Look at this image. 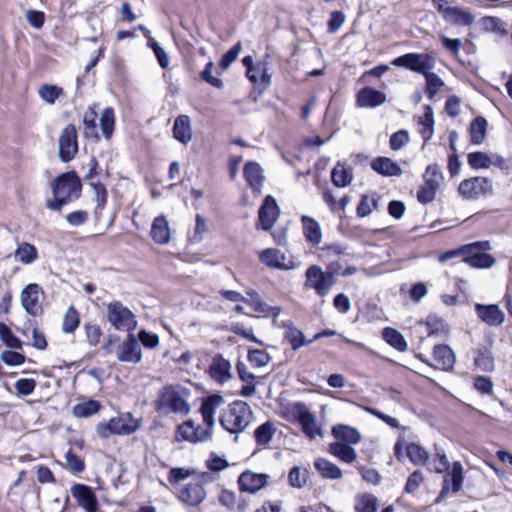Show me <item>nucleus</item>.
Listing matches in <instances>:
<instances>
[{"mask_svg":"<svg viewBox=\"0 0 512 512\" xmlns=\"http://www.w3.org/2000/svg\"><path fill=\"white\" fill-rule=\"evenodd\" d=\"M188 398L187 389L179 385H167L158 392L153 402L154 409L162 416L170 414L187 415L190 412Z\"/></svg>","mask_w":512,"mask_h":512,"instance_id":"nucleus-1","label":"nucleus"},{"mask_svg":"<svg viewBox=\"0 0 512 512\" xmlns=\"http://www.w3.org/2000/svg\"><path fill=\"white\" fill-rule=\"evenodd\" d=\"M253 420L251 407L244 401H234L222 411L219 421L221 426L232 434L244 431Z\"/></svg>","mask_w":512,"mask_h":512,"instance_id":"nucleus-2","label":"nucleus"},{"mask_svg":"<svg viewBox=\"0 0 512 512\" xmlns=\"http://www.w3.org/2000/svg\"><path fill=\"white\" fill-rule=\"evenodd\" d=\"M80 181L74 173H64L52 185L54 198L47 202L51 210H60L63 205L77 198L80 193Z\"/></svg>","mask_w":512,"mask_h":512,"instance_id":"nucleus-3","label":"nucleus"},{"mask_svg":"<svg viewBox=\"0 0 512 512\" xmlns=\"http://www.w3.org/2000/svg\"><path fill=\"white\" fill-rule=\"evenodd\" d=\"M142 426V420L131 413H123L111 418L108 422L99 423L96 427L98 435L107 438L110 435H131Z\"/></svg>","mask_w":512,"mask_h":512,"instance_id":"nucleus-4","label":"nucleus"},{"mask_svg":"<svg viewBox=\"0 0 512 512\" xmlns=\"http://www.w3.org/2000/svg\"><path fill=\"white\" fill-rule=\"evenodd\" d=\"M106 318L118 331L132 333L137 327L136 315L122 302L113 300L106 304Z\"/></svg>","mask_w":512,"mask_h":512,"instance_id":"nucleus-5","label":"nucleus"},{"mask_svg":"<svg viewBox=\"0 0 512 512\" xmlns=\"http://www.w3.org/2000/svg\"><path fill=\"white\" fill-rule=\"evenodd\" d=\"M305 287L312 289L319 296H326L334 285V275L323 271L320 266L312 265L305 273Z\"/></svg>","mask_w":512,"mask_h":512,"instance_id":"nucleus-6","label":"nucleus"},{"mask_svg":"<svg viewBox=\"0 0 512 512\" xmlns=\"http://www.w3.org/2000/svg\"><path fill=\"white\" fill-rule=\"evenodd\" d=\"M489 242H477L467 245L463 248V252L466 254L464 262L475 268H490L494 265V258L486 253L489 250Z\"/></svg>","mask_w":512,"mask_h":512,"instance_id":"nucleus-7","label":"nucleus"},{"mask_svg":"<svg viewBox=\"0 0 512 512\" xmlns=\"http://www.w3.org/2000/svg\"><path fill=\"white\" fill-rule=\"evenodd\" d=\"M43 289L36 283L26 285L20 293L21 306L25 312L36 317L43 312Z\"/></svg>","mask_w":512,"mask_h":512,"instance_id":"nucleus-8","label":"nucleus"},{"mask_svg":"<svg viewBox=\"0 0 512 512\" xmlns=\"http://www.w3.org/2000/svg\"><path fill=\"white\" fill-rule=\"evenodd\" d=\"M445 472L446 474L443 479L442 489L437 497V502L444 499L450 492L454 494L460 492L463 487L465 475L464 467L460 461H454Z\"/></svg>","mask_w":512,"mask_h":512,"instance_id":"nucleus-9","label":"nucleus"},{"mask_svg":"<svg viewBox=\"0 0 512 512\" xmlns=\"http://www.w3.org/2000/svg\"><path fill=\"white\" fill-rule=\"evenodd\" d=\"M392 65L425 74L434 68V57L430 54L408 53L395 58Z\"/></svg>","mask_w":512,"mask_h":512,"instance_id":"nucleus-10","label":"nucleus"},{"mask_svg":"<svg viewBox=\"0 0 512 512\" xmlns=\"http://www.w3.org/2000/svg\"><path fill=\"white\" fill-rule=\"evenodd\" d=\"M59 158L62 162L71 161L78 152L77 131L73 124L66 125L58 138Z\"/></svg>","mask_w":512,"mask_h":512,"instance_id":"nucleus-11","label":"nucleus"},{"mask_svg":"<svg viewBox=\"0 0 512 512\" xmlns=\"http://www.w3.org/2000/svg\"><path fill=\"white\" fill-rule=\"evenodd\" d=\"M259 260L263 265L277 270H290L295 267L293 259L277 248L262 250Z\"/></svg>","mask_w":512,"mask_h":512,"instance_id":"nucleus-12","label":"nucleus"},{"mask_svg":"<svg viewBox=\"0 0 512 512\" xmlns=\"http://www.w3.org/2000/svg\"><path fill=\"white\" fill-rule=\"evenodd\" d=\"M243 65L247 68L246 76L254 85H260L266 89L271 82L269 67L266 62H258L253 64L251 56H245L242 60Z\"/></svg>","mask_w":512,"mask_h":512,"instance_id":"nucleus-13","label":"nucleus"},{"mask_svg":"<svg viewBox=\"0 0 512 512\" xmlns=\"http://www.w3.org/2000/svg\"><path fill=\"white\" fill-rule=\"evenodd\" d=\"M491 182L486 177H472L463 180L459 187V193L467 199L478 198L491 191Z\"/></svg>","mask_w":512,"mask_h":512,"instance_id":"nucleus-14","label":"nucleus"},{"mask_svg":"<svg viewBox=\"0 0 512 512\" xmlns=\"http://www.w3.org/2000/svg\"><path fill=\"white\" fill-rule=\"evenodd\" d=\"M279 215L280 209L276 200L272 196H267L258 211L257 227L264 231L270 230L274 226Z\"/></svg>","mask_w":512,"mask_h":512,"instance_id":"nucleus-15","label":"nucleus"},{"mask_svg":"<svg viewBox=\"0 0 512 512\" xmlns=\"http://www.w3.org/2000/svg\"><path fill=\"white\" fill-rule=\"evenodd\" d=\"M270 476L265 473L245 471L238 478V485L241 491L255 494L267 486Z\"/></svg>","mask_w":512,"mask_h":512,"instance_id":"nucleus-16","label":"nucleus"},{"mask_svg":"<svg viewBox=\"0 0 512 512\" xmlns=\"http://www.w3.org/2000/svg\"><path fill=\"white\" fill-rule=\"evenodd\" d=\"M297 419L302 427L303 432L310 439L322 435V429L316 421V417L303 404L295 405Z\"/></svg>","mask_w":512,"mask_h":512,"instance_id":"nucleus-17","label":"nucleus"},{"mask_svg":"<svg viewBox=\"0 0 512 512\" xmlns=\"http://www.w3.org/2000/svg\"><path fill=\"white\" fill-rule=\"evenodd\" d=\"M116 355L121 362L138 363L141 361V348L133 333L128 334L127 339L118 346Z\"/></svg>","mask_w":512,"mask_h":512,"instance_id":"nucleus-18","label":"nucleus"},{"mask_svg":"<svg viewBox=\"0 0 512 512\" xmlns=\"http://www.w3.org/2000/svg\"><path fill=\"white\" fill-rule=\"evenodd\" d=\"M71 495L86 512H96L97 500L93 491L88 486L82 484L72 486Z\"/></svg>","mask_w":512,"mask_h":512,"instance_id":"nucleus-19","label":"nucleus"},{"mask_svg":"<svg viewBox=\"0 0 512 512\" xmlns=\"http://www.w3.org/2000/svg\"><path fill=\"white\" fill-rule=\"evenodd\" d=\"M225 400L220 395H210L205 398L201 405V415L203 422L215 425V414L222 410Z\"/></svg>","mask_w":512,"mask_h":512,"instance_id":"nucleus-20","label":"nucleus"},{"mask_svg":"<svg viewBox=\"0 0 512 512\" xmlns=\"http://www.w3.org/2000/svg\"><path fill=\"white\" fill-rule=\"evenodd\" d=\"M432 365L441 370L451 369L456 361L452 349L447 345H436L433 349Z\"/></svg>","mask_w":512,"mask_h":512,"instance_id":"nucleus-21","label":"nucleus"},{"mask_svg":"<svg viewBox=\"0 0 512 512\" xmlns=\"http://www.w3.org/2000/svg\"><path fill=\"white\" fill-rule=\"evenodd\" d=\"M150 235L152 239L160 245L169 243L171 239V228L166 216L160 215L153 220Z\"/></svg>","mask_w":512,"mask_h":512,"instance_id":"nucleus-22","label":"nucleus"},{"mask_svg":"<svg viewBox=\"0 0 512 512\" xmlns=\"http://www.w3.org/2000/svg\"><path fill=\"white\" fill-rule=\"evenodd\" d=\"M206 498V490L199 483H190L186 485L180 493V499L189 506H198Z\"/></svg>","mask_w":512,"mask_h":512,"instance_id":"nucleus-23","label":"nucleus"},{"mask_svg":"<svg viewBox=\"0 0 512 512\" xmlns=\"http://www.w3.org/2000/svg\"><path fill=\"white\" fill-rule=\"evenodd\" d=\"M210 376L219 383L228 381L231 377V363L221 355L212 359L209 367Z\"/></svg>","mask_w":512,"mask_h":512,"instance_id":"nucleus-24","label":"nucleus"},{"mask_svg":"<svg viewBox=\"0 0 512 512\" xmlns=\"http://www.w3.org/2000/svg\"><path fill=\"white\" fill-rule=\"evenodd\" d=\"M386 102V95L376 89L365 87L357 94V103L360 107L374 108Z\"/></svg>","mask_w":512,"mask_h":512,"instance_id":"nucleus-25","label":"nucleus"},{"mask_svg":"<svg viewBox=\"0 0 512 512\" xmlns=\"http://www.w3.org/2000/svg\"><path fill=\"white\" fill-rule=\"evenodd\" d=\"M477 316L488 325H500L504 321V313L497 305L476 304Z\"/></svg>","mask_w":512,"mask_h":512,"instance_id":"nucleus-26","label":"nucleus"},{"mask_svg":"<svg viewBox=\"0 0 512 512\" xmlns=\"http://www.w3.org/2000/svg\"><path fill=\"white\" fill-rule=\"evenodd\" d=\"M173 137L182 144H188L192 140L193 132L191 119L187 115L176 117L173 125Z\"/></svg>","mask_w":512,"mask_h":512,"instance_id":"nucleus-27","label":"nucleus"},{"mask_svg":"<svg viewBox=\"0 0 512 512\" xmlns=\"http://www.w3.org/2000/svg\"><path fill=\"white\" fill-rule=\"evenodd\" d=\"M443 19L447 23L457 26H471L474 22V16L468 10L454 6L444 11Z\"/></svg>","mask_w":512,"mask_h":512,"instance_id":"nucleus-28","label":"nucleus"},{"mask_svg":"<svg viewBox=\"0 0 512 512\" xmlns=\"http://www.w3.org/2000/svg\"><path fill=\"white\" fill-rule=\"evenodd\" d=\"M244 177L249 184V186L256 191L257 193H260L262 190L263 182H264V175H263V169L261 166L256 162H248L244 166Z\"/></svg>","mask_w":512,"mask_h":512,"instance_id":"nucleus-29","label":"nucleus"},{"mask_svg":"<svg viewBox=\"0 0 512 512\" xmlns=\"http://www.w3.org/2000/svg\"><path fill=\"white\" fill-rule=\"evenodd\" d=\"M332 435L336 438V442H342L348 445H356L361 441L360 432L348 425H336L332 428Z\"/></svg>","mask_w":512,"mask_h":512,"instance_id":"nucleus-30","label":"nucleus"},{"mask_svg":"<svg viewBox=\"0 0 512 512\" xmlns=\"http://www.w3.org/2000/svg\"><path fill=\"white\" fill-rule=\"evenodd\" d=\"M328 451L331 455L335 456L340 461L348 464L353 463L357 458V452L352 447V445H348L342 442L330 443Z\"/></svg>","mask_w":512,"mask_h":512,"instance_id":"nucleus-31","label":"nucleus"},{"mask_svg":"<svg viewBox=\"0 0 512 512\" xmlns=\"http://www.w3.org/2000/svg\"><path fill=\"white\" fill-rule=\"evenodd\" d=\"M371 167L384 176H400L402 174L401 167L388 157L376 158L372 161Z\"/></svg>","mask_w":512,"mask_h":512,"instance_id":"nucleus-32","label":"nucleus"},{"mask_svg":"<svg viewBox=\"0 0 512 512\" xmlns=\"http://www.w3.org/2000/svg\"><path fill=\"white\" fill-rule=\"evenodd\" d=\"M303 233L308 242L317 245L322 240V231L320 224L309 216H302L301 218Z\"/></svg>","mask_w":512,"mask_h":512,"instance_id":"nucleus-33","label":"nucleus"},{"mask_svg":"<svg viewBox=\"0 0 512 512\" xmlns=\"http://www.w3.org/2000/svg\"><path fill=\"white\" fill-rule=\"evenodd\" d=\"M332 182L337 187H346L353 180V170L350 166L338 163L331 173Z\"/></svg>","mask_w":512,"mask_h":512,"instance_id":"nucleus-34","label":"nucleus"},{"mask_svg":"<svg viewBox=\"0 0 512 512\" xmlns=\"http://www.w3.org/2000/svg\"><path fill=\"white\" fill-rule=\"evenodd\" d=\"M482 31L486 33H493L498 36H503L508 33L507 24L500 18L495 16H484L480 20Z\"/></svg>","mask_w":512,"mask_h":512,"instance_id":"nucleus-35","label":"nucleus"},{"mask_svg":"<svg viewBox=\"0 0 512 512\" xmlns=\"http://www.w3.org/2000/svg\"><path fill=\"white\" fill-rule=\"evenodd\" d=\"M314 465L316 470L324 478L337 480L342 477L341 469L325 458H317Z\"/></svg>","mask_w":512,"mask_h":512,"instance_id":"nucleus-36","label":"nucleus"},{"mask_svg":"<svg viewBox=\"0 0 512 512\" xmlns=\"http://www.w3.org/2000/svg\"><path fill=\"white\" fill-rule=\"evenodd\" d=\"M420 134L425 142L430 140L434 131L433 110L430 106H425L424 113L419 117Z\"/></svg>","mask_w":512,"mask_h":512,"instance_id":"nucleus-37","label":"nucleus"},{"mask_svg":"<svg viewBox=\"0 0 512 512\" xmlns=\"http://www.w3.org/2000/svg\"><path fill=\"white\" fill-rule=\"evenodd\" d=\"M38 258V251L36 247L28 242L21 243L15 250L16 261L29 265Z\"/></svg>","mask_w":512,"mask_h":512,"instance_id":"nucleus-38","label":"nucleus"},{"mask_svg":"<svg viewBox=\"0 0 512 512\" xmlns=\"http://www.w3.org/2000/svg\"><path fill=\"white\" fill-rule=\"evenodd\" d=\"M487 133V121L484 117L475 118L470 124V138L475 145H480L485 140Z\"/></svg>","mask_w":512,"mask_h":512,"instance_id":"nucleus-39","label":"nucleus"},{"mask_svg":"<svg viewBox=\"0 0 512 512\" xmlns=\"http://www.w3.org/2000/svg\"><path fill=\"white\" fill-rule=\"evenodd\" d=\"M406 456L414 465H426L429 460V454L422 446L416 443H410L405 447Z\"/></svg>","mask_w":512,"mask_h":512,"instance_id":"nucleus-40","label":"nucleus"},{"mask_svg":"<svg viewBox=\"0 0 512 512\" xmlns=\"http://www.w3.org/2000/svg\"><path fill=\"white\" fill-rule=\"evenodd\" d=\"M382 336L390 346L398 351L403 352L407 349V342L404 336L396 329L387 327L383 330Z\"/></svg>","mask_w":512,"mask_h":512,"instance_id":"nucleus-41","label":"nucleus"},{"mask_svg":"<svg viewBox=\"0 0 512 512\" xmlns=\"http://www.w3.org/2000/svg\"><path fill=\"white\" fill-rule=\"evenodd\" d=\"M101 408V405L96 400H86L76 404L73 407V415L77 418H86L96 414Z\"/></svg>","mask_w":512,"mask_h":512,"instance_id":"nucleus-42","label":"nucleus"},{"mask_svg":"<svg viewBox=\"0 0 512 512\" xmlns=\"http://www.w3.org/2000/svg\"><path fill=\"white\" fill-rule=\"evenodd\" d=\"M378 506L377 498L372 494H360L356 496V512H376Z\"/></svg>","mask_w":512,"mask_h":512,"instance_id":"nucleus-43","label":"nucleus"},{"mask_svg":"<svg viewBox=\"0 0 512 512\" xmlns=\"http://www.w3.org/2000/svg\"><path fill=\"white\" fill-rule=\"evenodd\" d=\"M275 432V426L270 421L260 425L254 432L257 444L263 446L268 445L273 439Z\"/></svg>","mask_w":512,"mask_h":512,"instance_id":"nucleus-44","label":"nucleus"},{"mask_svg":"<svg viewBox=\"0 0 512 512\" xmlns=\"http://www.w3.org/2000/svg\"><path fill=\"white\" fill-rule=\"evenodd\" d=\"M115 126L114 110L110 107L105 108L100 116L101 131L106 139H110Z\"/></svg>","mask_w":512,"mask_h":512,"instance_id":"nucleus-45","label":"nucleus"},{"mask_svg":"<svg viewBox=\"0 0 512 512\" xmlns=\"http://www.w3.org/2000/svg\"><path fill=\"white\" fill-rule=\"evenodd\" d=\"M468 164L476 170L488 169L493 164L491 157L482 151L472 152L467 157Z\"/></svg>","mask_w":512,"mask_h":512,"instance_id":"nucleus-46","label":"nucleus"},{"mask_svg":"<svg viewBox=\"0 0 512 512\" xmlns=\"http://www.w3.org/2000/svg\"><path fill=\"white\" fill-rule=\"evenodd\" d=\"M429 465L432 471L439 474L444 473L451 466L443 449H435V453L433 454Z\"/></svg>","mask_w":512,"mask_h":512,"instance_id":"nucleus-47","label":"nucleus"},{"mask_svg":"<svg viewBox=\"0 0 512 512\" xmlns=\"http://www.w3.org/2000/svg\"><path fill=\"white\" fill-rule=\"evenodd\" d=\"M38 93L44 102L52 105L64 92L63 89L57 85L45 84L39 88Z\"/></svg>","mask_w":512,"mask_h":512,"instance_id":"nucleus-48","label":"nucleus"},{"mask_svg":"<svg viewBox=\"0 0 512 512\" xmlns=\"http://www.w3.org/2000/svg\"><path fill=\"white\" fill-rule=\"evenodd\" d=\"M0 338L7 347L15 350L22 349V341L19 340L3 322H0Z\"/></svg>","mask_w":512,"mask_h":512,"instance_id":"nucleus-49","label":"nucleus"},{"mask_svg":"<svg viewBox=\"0 0 512 512\" xmlns=\"http://www.w3.org/2000/svg\"><path fill=\"white\" fill-rule=\"evenodd\" d=\"M424 179H425V185H429L436 189H439L441 182L443 180V176L440 173L438 165H436V164L429 165L424 174Z\"/></svg>","mask_w":512,"mask_h":512,"instance_id":"nucleus-50","label":"nucleus"},{"mask_svg":"<svg viewBox=\"0 0 512 512\" xmlns=\"http://www.w3.org/2000/svg\"><path fill=\"white\" fill-rule=\"evenodd\" d=\"M79 314L74 307H70L64 315L62 330L65 333H72L79 325Z\"/></svg>","mask_w":512,"mask_h":512,"instance_id":"nucleus-51","label":"nucleus"},{"mask_svg":"<svg viewBox=\"0 0 512 512\" xmlns=\"http://www.w3.org/2000/svg\"><path fill=\"white\" fill-rule=\"evenodd\" d=\"M248 360L253 367H264L268 365L271 357L264 350L250 349L248 351Z\"/></svg>","mask_w":512,"mask_h":512,"instance_id":"nucleus-52","label":"nucleus"},{"mask_svg":"<svg viewBox=\"0 0 512 512\" xmlns=\"http://www.w3.org/2000/svg\"><path fill=\"white\" fill-rule=\"evenodd\" d=\"M97 113L93 108H89L83 115L84 134L86 136L97 137L96 131Z\"/></svg>","mask_w":512,"mask_h":512,"instance_id":"nucleus-53","label":"nucleus"},{"mask_svg":"<svg viewBox=\"0 0 512 512\" xmlns=\"http://www.w3.org/2000/svg\"><path fill=\"white\" fill-rule=\"evenodd\" d=\"M148 46L153 50L159 65L163 69L168 68L170 64L169 56L167 52L160 46V44L152 37H149Z\"/></svg>","mask_w":512,"mask_h":512,"instance_id":"nucleus-54","label":"nucleus"},{"mask_svg":"<svg viewBox=\"0 0 512 512\" xmlns=\"http://www.w3.org/2000/svg\"><path fill=\"white\" fill-rule=\"evenodd\" d=\"M307 474L306 470L299 467L292 468L288 475L289 484L294 488H302L307 482Z\"/></svg>","mask_w":512,"mask_h":512,"instance_id":"nucleus-55","label":"nucleus"},{"mask_svg":"<svg viewBox=\"0 0 512 512\" xmlns=\"http://www.w3.org/2000/svg\"><path fill=\"white\" fill-rule=\"evenodd\" d=\"M424 76L426 78L427 85L426 92L429 97L432 98L444 83L441 78L437 74L431 72V70L425 73Z\"/></svg>","mask_w":512,"mask_h":512,"instance_id":"nucleus-56","label":"nucleus"},{"mask_svg":"<svg viewBox=\"0 0 512 512\" xmlns=\"http://www.w3.org/2000/svg\"><path fill=\"white\" fill-rule=\"evenodd\" d=\"M242 50V45L240 42L236 43L229 51H227L219 61V66L223 70H227L231 64L238 58L240 52Z\"/></svg>","mask_w":512,"mask_h":512,"instance_id":"nucleus-57","label":"nucleus"},{"mask_svg":"<svg viewBox=\"0 0 512 512\" xmlns=\"http://www.w3.org/2000/svg\"><path fill=\"white\" fill-rule=\"evenodd\" d=\"M14 387L18 395L28 396L35 390L36 381L34 379L22 378L15 382Z\"/></svg>","mask_w":512,"mask_h":512,"instance_id":"nucleus-58","label":"nucleus"},{"mask_svg":"<svg viewBox=\"0 0 512 512\" xmlns=\"http://www.w3.org/2000/svg\"><path fill=\"white\" fill-rule=\"evenodd\" d=\"M213 424L203 422L202 425L195 426V443L205 442L212 438Z\"/></svg>","mask_w":512,"mask_h":512,"instance_id":"nucleus-59","label":"nucleus"},{"mask_svg":"<svg viewBox=\"0 0 512 512\" xmlns=\"http://www.w3.org/2000/svg\"><path fill=\"white\" fill-rule=\"evenodd\" d=\"M1 360L9 366H19L25 362V356L17 351L5 350L1 353Z\"/></svg>","mask_w":512,"mask_h":512,"instance_id":"nucleus-60","label":"nucleus"},{"mask_svg":"<svg viewBox=\"0 0 512 512\" xmlns=\"http://www.w3.org/2000/svg\"><path fill=\"white\" fill-rule=\"evenodd\" d=\"M286 338L291 344L293 349H298L306 344H309L311 341L305 342L303 334L300 330L296 328H289L286 332Z\"/></svg>","mask_w":512,"mask_h":512,"instance_id":"nucleus-61","label":"nucleus"},{"mask_svg":"<svg viewBox=\"0 0 512 512\" xmlns=\"http://www.w3.org/2000/svg\"><path fill=\"white\" fill-rule=\"evenodd\" d=\"M177 434L180 439L195 443L194 423L187 421L181 424L177 429Z\"/></svg>","mask_w":512,"mask_h":512,"instance_id":"nucleus-62","label":"nucleus"},{"mask_svg":"<svg viewBox=\"0 0 512 512\" xmlns=\"http://www.w3.org/2000/svg\"><path fill=\"white\" fill-rule=\"evenodd\" d=\"M256 313H259L263 316H273L278 317L281 313V308L278 306H269L262 299L257 302V304L252 307Z\"/></svg>","mask_w":512,"mask_h":512,"instance_id":"nucleus-63","label":"nucleus"},{"mask_svg":"<svg viewBox=\"0 0 512 512\" xmlns=\"http://www.w3.org/2000/svg\"><path fill=\"white\" fill-rule=\"evenodd\" d=\"M409 142V134L405 130H400L390 137V147L392 150H400Z\"/></svg>","mask_w":512,"mask_h":512,"instance_id":"nucleus-64","label":"nucleus"}]
</instances>
